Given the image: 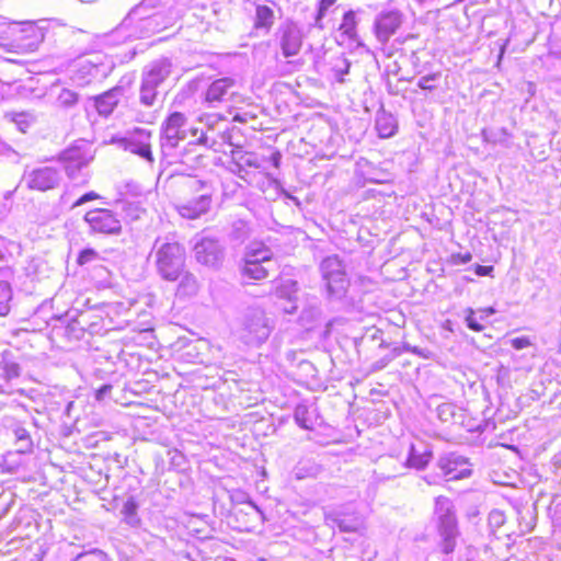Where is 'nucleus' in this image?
<instances>
[{"instance_id":"obj_1","label":"nucleus","mask_w":561,"mask_h":561,"mask_svg":"<svg viewBox=\"0 0 561 561\" xmlns=\"http://www.w3.org/2000/svg\"><path fill=\"white\" fill-rule=\"evenodd\" d=\"M191 0H142L129 12L130 19H138L149 33H156L174 24Z\"/></svg>"},{"instance_id":"obj_2","label":"nucleus","mask_w":561,"mask_h":561,"mask_svg":"<svg viewBox=\"0 0 561 561\" xmlns=\"http://www.w3.org/2000/svg\"><path fill=\"white\" fill-rule=\"evenodd\" d=\"M180 192L181 196L174 203V208L181 217L193 220L209 211L214 194L209 183L195 176H186Z\"/></svg>"},{"instance_id":"obj_3","label":"nucleus","mask_w":561,"mask_h":561,"mask_svg":"<svg viewBox=\"0 0 561 561\" xmlns=\"http://www.w3.org/2000/svg\"><path fill=\"white\" fill-rule=\"evenodd\" d=\"M275 323L260 307L249 308L241 318L239 340L249 347H261L273 332Z\"/></svg>"},{"instance_id":"obj_4","label":"nucleus","mask_w":561,"mask_h":561,"mask_svg":"<svg viewBox=\"0 0 561 561\" xmlns=\"http://www.w3.org/2000/svg\"><path fill=\"white\" fill-rule=\"evenodd\" d=\"M322 293L329 301L342 300L348 289L350 279L346 274V266L339 255L333 254L324 257L319 265Z\"/></svg>"},{"instance_id":"obj_5","label":"nucleus","mask_w":561,"mask_h":561,"mask_svg":"<svg viewBox=\"0 0 561 561\" xmlns=\"http://www.w3.org/2000/svg\"><path fill=\"white\" fill-rule=\"evenodd\" d=\"M154 262L159 275L169 282L180 278L185 265L184 248L178 242L154 241Z\"/></svg>"},{"instance_id":"obj_6","label":"nucleus","mask_w":561,"mask_h":561,"mask_svg":"<svg viewBox=\"0 0 561 561\" xmlns=\"http://www.w3.org/2000/svg\"><path fill=\"white\" fill-rule=\"evenodd\" d=\"M435 515L437 517V533L439 537L437 547L444 554H450L457 546L459 530L454 506L448 497H436Z\"/></svg>"},{"instance_id":"obj_7","label":"nucleus","mask_w":561,"mask_h":561,"mask_svg":"<svg viewBox=\"0 0 561 561\" xmlns=\"http://www.w3.org/2000/svg\"><path fill=\"white\" fill-rule=\"evenodd\" d=\"M1 36V45L18 53L34 51L41 43L43 35L32 22H13Z\"/></svg>"},{"instance_id":"obj_8","label":"nucleus","mask_w":561,"mask_h":561,"mask_svg":"<svg viewBox=\"0 0 561 561\" xmlns=\"http://www.w3.org/2000/svg\"><path fill=\"white\" fill-rule=\"evenodd\" d=\"M196 137L198 129L195 127H188L187 117L181 112L171 113L161 125L160 142L162 152L167 150H173L178 147L179 142L184 140L187 133Z\"/></svg>"},{"instance_id":"obj_9","label":"nucleus","mask_w":561,"mask_h":561,"mask_svg":"<svg viewBox=\"0 0 561 561\" xmlns=\"http://www.w3.org/2000/svg\"><path fill=\"white\" fill-rule=\"evenodd\" d=\"M272 255L271 249L252 243L244 256L243 275L257 280L267 277L268 271L275 266Z\"/></svg>"},{"instance_id":"obj_10","label":"nucleus","mask_w":561,"mask_h":561,"mask_svg":"<svg viewBox=\"0 0 561 561\" xmlns=\"http://www.w3.org/2000/svg\"><path fill=\"white\" fill-rule=\"evenodd\" d=\"M151 133L146 129L137 128L128 136L121 138H113L112 142L117 145L125 151H129L139 156L141 159L152 163L153 157L150 146Z\"/></svg>"},{"instance_id":"obj_11","label":"nucleus","mask_w":561,"mask_h":561,"mask_svg":"<svg viewBox=\"0 0 561 561\" xmlns=\"http://www.w3.org/2000/svg\"><path fill=\"white\" fill-rule=\"evenodd\" d=\"M83 219L93 233L118 234L122 230L121 219L110 209L89 210Z\"/></svg>"},{"instance_id":"obj_12","label":"nucleus","mask_w":561,"mask_h":561,"mask_svg":"<svg viewBox=\"0 0 561 561\" xmlns=\"http://www.w3.org/2000/svg\"><path fill=\"white\" fill-rule=\"evenodd\" d=\"M238 83L233 78L224 77L214 80L205 92V101L216 107L219 103L236 102L239 98Z\"/></svg>"},{"instance_id":"obj_13","label":"nucleus","mask_w":561,"mask_h":561,"mask_svg":"<svg viewBox=\"0 0 561 561\" xmlns=\"http://www.w3.org/2000/svg\"><path fill=\"white\" fill-rule=\"evenodd\" d=\"M276 37L285 58L299 54L302 46V34L296 23L293 21L282 23L277 30Z\"/></svg>"},{"instance_id":"obj_14","label":"nucleus","mask_w":561,"mask_h":561,"mask_svg":"<svg viewBox=\"0 0 561 561\" xmlns=\"http://www.w3.org/2000/svg\"><path fill=\"white\" fill-rule=\"evenodd\" d=\"M61 180L60 172L53 167H41L24 173L23 181L31 190L47 191L56 187Z\"/></svg>"},{"instance_id":"obj_15","label":"nucleus","mask_w":561,"mask_h":561,"mask_svg":"<svg viewBox=\"0 0 561 561\" xmlns=\"http://www.w3.org/2000/svg\"><path fill=\"white\" fill-rule=\"evenodd\" d=\"M437 466L447 480L463 479L471 474L468 459L457 453L442 455Z\"/></svg>"},{"instance_id":"obj_16","label":"nucleus","mask_w":561,"mask_h":561,"mask_svg":"<svg viewBox=\"0 0 561 561\" xmlns=\"http://www.w3.org/2000/svg\"><path fill=\"white\" fill-rule=\"evenodd\" d=\"M402 24V15L397 10L382 11L375 20V34L379 43L386 44Z\"/></svg>"},{"instance_id":"obj_17","label":"nucleus","mask_w":561,"mask_h":561,"mask_svg":"<svg viewBox=\"0 0 561 561\" xmlns=\"http://www.w3.org/2000/svg\"><path fill=\"white\" fill-rule=\"evenodd\" d=\"M196 260L207 266L215 267L222 260V247L211 238H203L194 247Z\"/></svg>"},{"instance_id":"obj_18","label":"nucleus","mask_w":561,"mask_h":561,"mask_svg":"<svg viewBox=\"0 0 561 561\" xmlns=\"http://www.w3.org/2000/svg\"><path fill=\"white\" fill-rule=\"evenodd\" d=\"M172 64L168 58L151 62L142 72V81L159 87L171 73Z\"/></svg>"},{"instance_id":"obj_19","label":"nucleus","mask_w":561,"mask_h":561,"mask_svg":"<svg viewBox=\"0 0 561 561\" xmlns=\"http://www.w3.org/2000/svg\"><path fill=\"white\" fill-rule=\"evenodd\" d=\"M61 160L65 162V170L69 178H75L77 171L87 167L91 156L79 147L70 148L62 152Z\"/></svg>"},{"instance_id":"obj_20","label":"nucleus","mask_w":561,"mask_h":561,"mask_svg":"<svg viewBox=\"0 0 561 561\" xmlns=\"http://www.w3.org/2000/svg\"><path fill=\"white\" fill-rule=\"evenodd\" d=\"M375 127L379 137L389 138L397 131V119L392 114L379 111L376 115Z\"/></svg>"},{"instance_id":"obj_21","label":"nucleus","mask_w":561,"mask_h":561,"mask_svg":"<svg viewBox=\"0 0 561 561\" xmlns=\"http://www.w3.org/2000/svg\"><path fill=\"white\" fill-rule=\"evenodd\" d=\"M122 89H112L95 99V107L100 115H110L118 103Z\"/></svg>"},{"instance_id":"obj_22","label":"nucleus","mask_w":561,"mask_h":561,"mask_svg":"<svg viewBox=\"0 0 561 561\" xmlns=\"http://www.w3.org/2000/svg\"><path fill=\"white\" fill-rule=\"evenodd\" d=\"M332 523L344 533H355L362 525L363 520L358 515H341L335 514L331 517Z\"/></svg>"},{"instance_id":"obj_23","label":"nucleus","mask_w":561,"mask_h":561,"mask_svg":"<svg viewBox=\"0 0 561 561\" xmlns=\"http://www.w3.org/2000/svg\"><path fill=\"white\" fill-rule=\"evenodd\" d=\"M483 141L492 145H502L508 147L512 135L505 127L484 128L481 131Z\"/></svg>"},{"instance_id":"obj_24","label":"nucleus","mask_w":561,"mask_h":561,"mask_svg":"<svg viewBox=\"0 0 561 561\" xmlns=\"http://www.w3.org/2000/svg\"><path fill=\"white\" fill-rule=\"evenodd\" d=\"M274 24V11L267 5H259L255 10L254 27L268 33Z\"/></svg>"},{"instance_id":"obj_25","label":"nucleus","mask_w":561,"mask_h":561,"mask_svg":"<svg viewBox=\"0 0 561 561\" xmlns=\"http://www.w3.org/2000/svg\"><path fill=\"white\" fill-rule=\"evenodd\" d=\"M298 284L296 280L282 279L275 287V295L280 300L297 299Z\"/></svg>"},{"instance_id":"obj_26","label":"nucleus","mask_w":561,"mask_h":561,"mask_svg":"<svg viewBox=\"0 0 561 561\" xmlns=\"http://www.w3.org/2000/svg\"><path fill=\"white\" fill-rule=\"evenodd\" d=\"M138 504L133 499L129 497L123 505L122 514L124 516V522L130 527H138L140 525V517L138 516Z\"/></svg>"},{"instance_id":"obj_27","label":"nucleus","mask_w":561,"mask_h":561,"mask_svg":"<svg viewBox=\"0 0 561 561\" xmlns=\"http://www.w3.org/2000/svg\"><path fill=\"white\" fill-rule=\"evenodd\" d=\"M12 431L15 444L18 445V451L22 454L31 451L33 444L27 430L22 425L16 424Z\"/></svg>"},{"instance_id":"obj_28","label":"nucleus","mask_w":561,"mask_h":561,"mask_svg":"<svg viewBox=\"0 0 561 561\" xmlns=\"http://www.w3.org/2000/svg\"><path fill=\"white\" fill-rule=\"evenodd\" d=\"M357 19L356 13L353 10H350L344 13L342 23L340 25V31L343 35H345L350 39H355L357 36Z\"/></svg>"},{"instance_id":"obj_29","label":"nucleus","mask_w":561,"mask_h":561,"mask_svg":"<svg viewBox=\"0 0 561 561\" xmlns=\"http://www.w3.org/2000/svg\"><path fill=\"white\" fill-rule=\"evenodd\" d=\"M5 117L9 122L13 123L18 130L21 133H26V130L34 124V116L26 112H12L8 113Z\"/></svg>"},{"instance_id":"obj_30","label":"nucleus","mask_w":561,"mask_h":561,"mask_svg":"<svg viewBox=\"0 0 561 561\" xmlns=\"http://www.w3.org/2000/svg\"><path fill=\"white\" fill-rule=\"evenodd\" d=\"M179 284V293L185 296L196 295L198 291V282L196 277L188 272H182Z\"/></svg>"},{"instance_id":"obj_31","label":"nucleus","mask_w":561,"mask_h":561,"mask_svg":"<svg viewBox=\"0 0 561 561\" xmlns=\"http://www.w3.org/2000/svg\"><path fill=\"white\" fill-rule=\"evenodd\" d=\"M232 160L239 161L245 168H262V159L253 152H244L241 150L232 151Z\"/></svg>"},{"instance_id":"obj_32","label":"nucleus","mask_w":561,"mask_h":561,"mask_svg":"<svg viewBox=\"0 0 561 561\" xmlns=\"http://www.w3.org/2000/svg\"><path fill=\"white\" fill-rule=\"evenodd\" d=\"M217 141L209 137L206 133L202 131L201 135L197 137L196 141H191L187 144V148H185V152L182 158L183 163H188L190 159L187 158V153L190 151H193L195 147L202 146L207 149H214Z\"/></svg>"},{"instance_id":"obj_33","label":"nucleus","mask_w":561,"mask_h":561,"mask_svg":"<svg viewBox=\"0 0 561 561\" xmlns=\"http://www.w3.org/2000/svg\"><path fill=\"white\" fill-rule=\"evenodd\" d=\"M157 87L151 85L141 80L140 90H139V101L145 106H153L157 100Z\"/></svg>"},{"instance_id":"obj_34","label":"nucleus","mask_w":561,"mask_h":561,"mask_svg":"<svg viewBox=\"0 0 561 561\" xmlns=\"http://www.w3.org/2000/svg\"><path fill=\"white\" fill-rule=\"evenodd\" d=\"M79 101V95L77 92L69 89H61L57 99L56 105L62 108L73 107Z\"/></svg>"},{"instance_id":"obj_35","label":"nucleus","mask_w":561,"mask_h":561,"mask_svg":"<svg viewBox=\"0 0 561 561\" xmlns=\"http://www.w3.org/2000/svg\"><path fill=\"white\" fill-rule=\"evenodd\" d=\"M11 299L12 289L9 282L0 279V316H4L9 312Z\"/></svg>"},{"instance_id":"obj_36","label":"nucleus","mask_w":561,"mask_h":561,"mask_svg":"<svg viewBox=\"0 0 561 561\" xmlns=\"http://www.w3.org/2000/svg\"><path fill=\"white\" fill-rule=\"evenodd\" d=\"M351 62L344 56H339L334 59L332 65V71L337 82H344V76L348 73Z\"/></svg>"},{"instance_id":"obj_37","label":"nucleus","mask_w":561,"mask_h":561,"mask_svg":"<svg viewBox=\"0 0 561 561\" xmlns=\"http://www.w3.org/2000/svg\"><path fill=\"white\" fill-rule=\"evenodd\" d=\"M294 417H295L296 423L301 428H305V430L312 428L313 423L309 417V410L306 405H304V404L297 405L295 409V412H294Z\"/></svg>"},{"instance_id":"obj_38","label":"nucleus","mask_w":561,"mask_h":561,"mask_svg":"<svg viewBox=\"0 0 561 561\" xmlns=\"http://www.w3.org/2000/svg\"><path fill=\"white\" fill-rule=\"evenodd\" d=\"M430 459L431 453L416 454L414 447L411 446L410 456L408 458V463L410 467L422 469L428 463Z\"/></svg>"},{"instance_id":"obj_39","label":"nucleus","mask_w":561,"mask_h":561,"mask_svg":"<svg viewBox=\"0 0 561 561\" xmlns=\"http://www.w3.org/2000/svg\"><path fill=\"white\" fill-rule=\"evenodd\" d=\"M456 415V405L450 402L442 403L437 407V416L442 422H450Z\"/></svg>"},{"instance_id":"obj_40","label":"nucleus","mask_w":561,"mask_h":561,"mask_svg":"<svg viewBox=\"0 0 561 561\" xmlns=\"http://www.w3.org/2000/svg\"><path fill=\"white\" fill-rule=\"evenodd\" d=\"M505 523V515L500 510H492L488 516V524L491 530L494 533Z\"/></svg>"},{"instance_id":"obj_41","label":"nucleus","mask_w":561,"mask_h":561,"mask_svg":"<svg viewBox=\"0 0 561 561\" xmlns=\"http://www.w3.org/2000/svg\"><path fill=\"white\" fill-rule=\"evenodd\" d=\"M73 561H111L107 556L98 549L78 554Z\"/></svg>"},{"instance_id":"obj_42","label":"nucleus","mask_w":561,"mask_h":561,"mask_svg":"<svg viewBox=\"0 0 561 561\" xmlns=\"http://www.w3.org/2000/svg\"><path fill=\"white\" fill-rule=\"evenodd\" d=\"M122 210L125 213V216L129 220H136L140 217V214L144 213V209L137 203H122Z\"/></svg>"},{"instance_id":"obj_43","label":"nucleus","mask_w":561,"mask_h":561,"mask_svg":"<svg viewBox=\"0 0 561 561\" xmlns=\"http://www.w3.org/2000/svg\"><path fill=\"white\" fill-rule=\"evenodd\" d=\"M467 327L476 332H481L484 327L480 324L476 317V311L472 308L466 309V318H465Z\"/></svg>"},{"instance_id":"obj_44","label":"nucleus","mask_w":561,"mask_h":561,"mask_svg":"<svg viewBox=\"0 0 561 561\" xmlns=\"http://www.w3.org/2000/svg\"><path fill=\"white\" fill-rule=\"evenodd\" d=\"M100 259L99 253L93 249H84L79 253L77 259L78 264L84 265Z\"/></svg>"},{"instance_id":"obj_45","label":"nucleus","mask_w":561,"mask_h":561,"mask_svg":"<svg viewBox=\"0 0 561 561\" xmlns=\"http://www.w3.org/2000/svg\"><path fill=\"white\" fill-rule=\"evenodd\" d=\"M335 3V0H320L318 13L316 18V26L322 28L321 20L325 15L327 11Z\"/></svg>"},{"instance_id":"obj_46","label":"nucleus","mask_w":561,"mask_h":561,"mask_svg":"<svg viewBox=\"0 0 561 561\" xmlns=\"http://www.w3.org/2000/svg\"><path fill=\"white\" fill-rule=\"evenodd\" d=\"M439 78V73H431L423 76L417 81V87L422 90H434L435 85L432 83Z\"/></svg>"},{"instance_id":"obj_47","label":"nucleus","mask_w":561,"mask_h":561,"mask_svg":"<svg viewBox=\"0 0 561 561\" xmlns=\"http://www.w3.org/2000/svg\"><path fill=\"white\" fill-rule=\"evenodd\" d=\"M404 350L409 353L417 355L419 357L431 359L434 357V354L427 348H421L419 346H412L410 344H404Z\"/></svg>"},{"instance_id":"obj_48","label":"nucleus","mask_w":561,"mask_h":561,"mask_svg":"<svg viewBox=\"0 0 561 561\" xmlns=\"http://www.w3.org/2000/svg\"><path fill=\"white\" fill-rule=\"evenodd\" d=\"M230 171L238 175L240 179L244 180V181H248V176H249V171L247 170L245 167H243L239 161H236L233 160L232 161V164L230 167Z\"/></svg>"},{"instance_id":"obj_49","label":"nucleus","mask_w":561,"mask_h":561,"mask_svg":"<svg viewBox=\"0 0 561 561\" xmlns=\"http://www.w3.org/2000/svg\"><path fill=\"white\" fill-rule=\"evenodd\" d=\"M0 153L11 160L12 162L18 163L20 161V154L13 148L8 145H3L0 149Z\"/></svg>"},{"instance_id":"obj_50","label":"nucleus","mask_w":561,"mask_h":561,"mask_svg":"<svg viewBox=\"0 0 561 561\" xmlns=\"http://www.w3.org/2000/svg\"><path fill=\"white\" fill-rule=\"evenodd\" d=\"M99 195L95 192H89L79 197L71 206V208L79 207L88 202L98 199Z\"/></svg>"},{"instance_id":"obj_51","label":"nucleus","mask_w":561,"mask_h":561,"mask_svg":"<svg viewBox=\"0 0 561 561\" xmlns=\"http://www.w3.org/2000/svg\"><path fill=\"white\" fill-rule=\"evenodd\" d=\"M282 309L285 313H289V314L296 312L298 309L297 299H290V300L284 301Z\"/></svg>"},{"instance_id":"obj_52","label":"nucleus","mask_w":561,"mask_h":561,"mask_svg":"<svg viewBox=\"0 0 561 561\" xmlns=\"http://www.w3.org/2000/svg\"><path fill=\"white\" fill-rule=\"evenodd\" d=\"M392 360V357H389V356H386V357H382L378 360H376L373 365H371V370L373 371H378V370H381L383 369Z\"/></svg>"},{"instance_id":"obj_53","label":"nucleus","mask_w":561,"mask_h":561,"mask_svg":"<svg viewBox=\"0 0 561 561\" xmlns=\"http://www.w3.org/2000/svg\"><path fill=\"white\" fill-rule=\"evenodd\" d=\"M530 345V342L527 337H516L512 340V346L515 350H523Z\"/></svg>"},{"instance_id":"obj_54","label":"nucleus","mask_w":561,"mask_h":561,"mask_svg":"<svg viewBox=\"0 0 561 561\" xmlns=\"http://www.w3.org/2000/svg\"><path fill=\"white\" fill-rule=\"evenodd\" d=\"M476 313L479 314V320H485L488 317L495 313V309L492 307L479 309Z\"/></svg>"},{"instance_id":"obj_55","label":"nucleus","mask_w":561,"mask_h":561,"mask_svg":"<svg viewBox=\"0 0 561 561\" xmlns=\"http://www.w3.org/2000/svg\"><path fill=\"white\" fill-rule=\"evenodd\" d=\"M493 271L492 266L478 265L476 268V274L479 276H486Z\"/></svg>"},{"instance_id":"obj_56","label":"nucleus","mask_w":561,"mask_h":561,"mask_svg":"<svg viewBox=\"0 0 561 561\" xmlns=\"http://www.w3.org/2000/svg\"><path fill=\"white\" fill-rule=\"evenodd\" d=\"M112 389V386L110 385H103L98 391H96V399L102 400Z\"/></svg>"},{"instance_id":"obj_57","label":"nucleus","mask_w":561,"mask_h":561,"mask_svg":"<svg viewBox=\"0 0 561 561\" xmlns=\"http://www.w3.org/2000/svg\"><path fill=\"white\" fill-rule=\"evenodd\" d=\"M280 159H282V156L278 151L274 152L272 156H271V160L274 164V167H278L279 163H280Z\"/></svg>"},{"instance_id":"obj_58","label":"nucleus","mask_w":561,"mask_h":561,"mask_svg":"<svg viewBox=\"0 0 561 561\" xmlns=\"http://www.w3.org/2000/svg\"><path fill=\"white\" fill-rule=\"evenodd\" d=\"M470 260H471V255H470V254H466V255L463 256V259H462V262H463V263H467V262H469Z\"/></svg>"},{"instance_id":"obj_59","label":"nucleus","mask_w":561,"mask_h":561,"mask_svg":"<svg viewBox=\"0 0 561 561\" xmlns=\"http://www.w3.org/2000/svg\"><path fill=\"white\" fill-rule=\"evenodd\" d=\"M7 273H9V270H0V274H3V275H4V274H7Z\"/></svg>"},{"instance_id":"obj_60","label":"nucleus","mask_w":561,"mask_h":561,"mask_svg":"<svg viewBox=\"0 0 561 561\" xmlns=\"http://www.w3.org/2000/svg\"><path fill=\"white\" fill-rule=\"evenodd\" d=\"M201 158H202V154H201V153H198V154L195 157V159H196V160H199Z\"/></svg>"}]
</instances>
